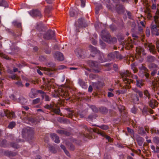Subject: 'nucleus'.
Segmentation results:
<instances>
[{
    "mask_svg": "<svg viewBox=\"0 0 159 159\" xmlns=\"http://www.w3.org/2000/svg\"><path fill=\"white\" fill-rule=\"evenodd\" d=\"M100 134L102 136L105 137L106 139L108 141L110 142H111L112 141V139L109 136L105 134L102 132Z\"/></svg>",
    "mask_w": 159,
    "mask_h": 159,
    "instance_id": "18",
    "label": "nucleus"
},
{
    "mask_svg": "<svg viewBox=\"0 0 159 159\" xmlns=\"http://www.w3.org/2000/svg\"><path fill=\"white\" fill-rule=\"evenodd\" d=\"M81 2V7H84L85 6V2L83 0H80Z\"/></svg>",
    "mask_w": 159,
    "mask_h": 159,
    "instance_id": "42",
    "label": "nucleus"
},
{
    "mask_svg": "<svg viewBox=\"0 0 159 159\" xmlns=\"http://www.w3.org/2000/svg\"><path fill=\"white\" fill-rule=\"evenodd\" d=\"M79 83L82 88L86 89L87 88V85L86 84L84 81H83L81 80H79Z\"/></svg>",
    "mask_w": 159,
    "mask_h": 159,
    "instance_id": "11",
    "label": "nucleus"
},
{
    "mask_svg": "<svg viewBox=\"0 0 159 159\" xmlns=\"http://www.w3.org/2000/svg\"><path fill=\"white\" fill-rule=\"evenodd\" d=\"M92 109L93 111L95 112H96L97 111V109L96 107L94 106H92Z\"/></svg>",
    "mask_w": 159,
    "mask_h": 159,
    "instance_id": "51",
    "label": "nucleus"
},
{
    "mask_svg": "<svg viewBox=\"0 0 159 159\" xmlns=\"http://www.w3.org/2000/svg\"><path fill=\"white\" fill-rule=\"evenodd\" d=\"M125 90H118L116 91V92L118 93V94H124L125 93Z\"/></svg>",
    "mask_w": 159,
    "mask_h": 159,
    "instance_id": "40",
    "label": "nucleus"
},
{
    "mask_svg": "<svg viewBox=\"0 0 159 159\" xmlns=\"http://www.w3.org/2000/svg\"><path fill=\"white\" fill-rule=\"evenodd\" d=\"M33 129L30 127H27L24 128L22 131V135L31 136L34 134Z\"/></svg>",
    "mask_w": 159,
    "mask_h": 159,
    "instance_id": "1",
    "label": "nucleus"
},
{
    "mask_svg": "<svg viewBox=\"0 0 159 159\" xmlns=\"http://www.w3.org/2000/svg\"><path fill=\"white\" fill-rule=\"evenodd\" d=\"M53 56L55 59L59 61H63L64 59L63 54L59 52H55Z\"/></svg>",
    "mask_w": 159,
    "mask_h": 159,
    "instance_id": "6",
    "label": "nucleus"
},
{
    "mask_svg": "<svg viewBox=\"0 0 159 159\" xmlns=\"http://www.w3.org/2000/svg\"><path fill=\"white\" fill-rule=\"evenodd\" d=\"M12 23L14 25L18 27H20L21 26L20 23L16 21H14Z\"/></svg>",
    "mask_w": 159,
    "mask_h": 159,
    "instance_id": "27",
    "label": "nucleus"
},
{
    "mask_svg": "<svg viewBox=\"0 0 159 159\" xmlns=\"http://www.w3.org/2000/svg\"><path fill=\"white\" fill-rule=\"evenodd\" d=\"M100 44L103 47L105 46V43H103L102 41H100Z\"/></svg>",
    "mask_w": 159,
    "mask_h": 159,
    "instance_id": "56",
    "label": "nucleus"
},
{
    "mask_svg": "<svg viewBox=\"0 0 159 159\" xmlns=\"http://www.w3.org/2000/svg\"><path fill=\"white\" fill-rule=\"evenodd\" d=\"M144 94L146 97H147L148 98H149L150 95L148 90H146L144 91Z\"/></svg>",
    "mask_w": 159,
    "mask_h": 159,
    "instance_id": "35",
    "label": "nucleus"
},
{
    "mask_svg": "<svg viewBox=\"0 0 159 159\" xmlns=\"http://www.w3.org/2000/svg\"><path fill=\"white\" fill-rule=\"evenodd\" d=\"M0 6L7 7H8L7 2L4 0H0Z\"/></svg>",
    "mask_w": 159,
    "mask_h": 159,
    "instance_id": "14",
    "label": "nucleus"
},
{
    "mask_svg": "<svg viewBox=\"0 0 159 159\" xmlns=\"http://www.w3.org/2000/svg\"><path fill=\"white\" fill-rule=\"evenodd\" d=\"M44 98L45 100L46 101H49L50 100V98L47 95H46L45 96Z\"/></svg>",
    "mask_w": 159,
    "mask_h": 159,
    "instance_id": "44",
    "label": "nucleus"
},
{
    "mask_svg": "<svg viewBox=\"0 0 159 159\" xmlns=\"http://www.w3.org/2000/svg\"><path fill=\"white\" fill-rule=\"evenodd\" d=\"M108 56L110 60L113 59L115 57L120 59L122 58V57L119 54L117 51H115L114 52L108 54Z\"/></svg>",
    "mask_w": 159,
    "mask_h": 159,
    "instance_id": "4",
    "label": "nucleus"
},
{
    "mask_svg": "<svg viewBox=\"0 0 159 159\" xmlns=\"http://www.w3.org/2000/svg\"><path fill=\"white\" fill-rule=\"evenodd\" d=\"M127 130L129 133H130L131 134H133L134 131L133 130L131 129L130 128L128 127L127 128Z\"/></svg>",
    "mask_w": 159,
    "mask_h": 159,
    "instance_id": "45",
    "label": "nucleus"
},
{
    "mask_svg": "<svg viewBox=\"0 0 159 159\" xmlns=\"http://www.w3.org/2000/svg\"><path fill=\"white\" fill-rule=\"evenodd\" d=\"M75 53L78 57H80L82 52V50L80 48H77L75 50Z\"/></svg>",
    "mask_w": 159,
    "mask_h": 159,
    "instance_id": "15",
    "label": "nucleus"
},
{
    "mask_svg": "<svg viewBox=\"0 0 159 159\" xmlns=\"http://www.w3.org/2000/svg\"><path fill=\"white\" fill-rule=\"evenodd\" d=\"M6 141L5 140H2L1 143V146L4 147H7V145L6 144Z\"/></svg>",
    "mask_w": 159,
    "mask_h": 159,
    "instance_id": "31",
    "label": "nucleus"
},
{
    "mask_svg": "<svg viewBox=\"0 0 159 159\" xmlns=\"http://www.w3.org/2000/svg\"><path fill=\"white\" fill-rule=\"evenodd\" d=\"M150 106L152 108L154 107V106L157 104V102L154 100H150Z\"/></svg>",
    "mask_w": 159,
    "mask_h": 159,
    "instance_id": "21",
    "label": "nucleus"
},
{
    "mask_svg": "<svg viewBox=\"0 0 159 159\" xmlns=\"http://www.w3.org/2000/svg\"><path fill=\"white\" fill-rule=\"evenodd\" d=\"M141 25L143 27H145V25L144 22L143 21H141L140 22Z\"/></svg>",
    "mask_w": 159,
    "mask_h": 159,
    "instance_id": "61",
    "label": "nucleus"
},
{
    "mask_svg": "<svg viewBox=\"0 0 159 159\" xmlns=\"http://www.w3.org/2000/svg\"><path fill=\"white\" fill-rule=\"evenodd\" d=\"M93 90V88L91 86H89V89H88V91L89 92H91Z\"/></svg>",
    "mask_w": 159,
    "mask_h": 159,
    "instance_id": "54",
    "label": "nucleus"
},
{
    "mask_svg": "<svg viewBox=\"0 0 159 159\" xmlns=\"http://www.w3.org/2000/svg\"><path fill=\"white\" fill-rule=\"evenodd\" d=\"M102 39L105 42H109L111 40L110 35L109 32L106 30H103L101 34Z\"/></svg>",
    "mask_w": 159,
    "mask_h": 159,
    "instance_id": "2",
    "label": "nucleus"
},
{
    "mask_svg": "<svg viewBox=\"0 0 159 159\" xmlns=\"http://www.w3.org/2000/svg\"><path fill=\"white\" fill-rule=\"evenodd\" d=\"M143 85V83L141 80H136V85L137 86L141 88Z\"/></svg>",
    "mask_w": 159,
    "mask_h": 159,
    "instance_id": "23",
    "label": "nucleus"
},
{
    "mask_svg": "<svg viewBox=\"0 0 159 159\" xmlns=\"http://www.w3.org/2000/svg\"><path fill=\"white\" fill-rule=\"evenodd\" d=\"M15 125V123L14 122H11L8 125V127L9 128L12 129Z\"/></svg>",
    "mask_w": 159,
    "mask_h": 159,
    "instance_id": "32",
    "label": "nucleus"
},
{
    "mask_svg": "<svg viewBox=\"0 0 159 159\" xmlns=\"http://www.w3.org/2000/svg\"><path fill=\"white\" fill-rule=\"evenodd\" d=\"M156 6L155 4H153L152 6V8L153 9H156Z\"/></svg>",
    "mask_w": 159,
    "mask_h": 159,
    "instance_id": "60",
    "label": "nucleus"
},
{
    "mask_svg": "<svg viewBox=\"0 0 159 159\" xmlns=\"http://www.w3.org/2000/svg\"><path fill=\"white\" fill-rule=\"evenodd\" d=\"M139 68L140 70H143L144 71H146V68L145 66H143L142 65H141V66H139Z\"/></svg>",
    "mask_w": 159,
    "mask_h": 159,
    "instance_id": "41",
    "label": "nucleus"
},
{
    "mask_svg": "<svg viewBox=\"0 0 159 159\" xmlns=\"http://www.w3.org/2000/svg\"><path fill=\"white\" fill-rule=\"evenodd\" d=\"M105 61V60H104V56L103 55L102 58V57L101 59H100V62H102Z\"/></svg>",
    "mask_w": 159,
    "mask_h": 159,
    "instance_id": "59",
    "label": "nucleus"
},
{
    "mask_svg": "<svg viewBox=\"0 0 159 159\" xmlns=\"http://www.w3.org/2000/svg\"><path fill=\"white\" fill-rule=\"evenodd\" d=\"M61 148L63 150L66 154L68 156H70L69 152L66 150L65 147L62 145H61Z\"/></svg>",
    "mask_w": 159,
    "mask_h": 159,
    "instance_id": "22",
    "label": "nucleus"
},
{
    "mask_svg": "<svg viewBox=\"0 0 159 159\" xmlns=\"http://www.w3.org/2000/svg\"><path fill=\"white\" fill-rule=\"evenodd\" d=\"M8 114H9L10 116L12 117H14L15 116V114L13 112H8L5 113L3 115H2V116H7L8 115Z\"/></svg>",
    "mask_w": 159,
    "mask_h": 159,
    "instance_id": "25",
    "label": "nucleus"
},
{
    "mask_svg": "<svg viewBox=\"0 0 159 159\" xmlns=\"http://www.w3.org/2000/svg\"><path fill=\"white\" fill-rule=\"evenodd\" d=\"M153 142L157 144H159V138L157 137H154L153 139Z\"/></svg>",
    "mask_w": 159,
    "mask_h": 159,
    "instance_id": "33",
    "label": "nucleus"
},
{
    "mask_svg": "<svg viewBox=\"0 0 159 159\" xmlns=\"http://www.w3.org/2000/svg\"><path fill=\"white\" fill-rule=\"evenodd\" d=\"M54 35V31L50 30L48 31L46 34L44 35L43 37L45 39L48 40L53 37Z\"/></svg>",
    "mask_w": 159,
    "mask_h": 159,
    "instance_id": "5",
    "label": "nucleus"
},
{
    "mask_svg": "<svg viewBox=\"0 0 159 159\" xmlns=\"http://www.w3.org/2000/svg\"><path fill=\"white\" fill-rule=\"evenodd\" d=\"M131 97L134 102H138L139 100L138 97L135 94H132Z\"/></svg>",
    "mask_w": 159,
    "mask_h": 159,
    "instance_id": "17",
    "label": "nucleus"
},
{
    "mask_svg": "<svg viewBox=\"0 0 159 159\" xmlns=\"http://www.w3.org/2000/svg\"><path fill=\"white\" fill-rule=\"evenodd\" d=\"M15 84L19 87H22L23 85L22 82L20 81L16 82Z\"/></svg>",
    "mask_w": 159,
    "mask_h": 159,
    "instance_id": "36",
    "label": "nucleus"
},
{
    "mask_svg": "<svg viewBox=\"0 0 159 159\" xmlns=\"http://www.w3.org/2000/svg\"><path fill=\"white\" fill-rule=\"evenodd\" d=\"M100 127L101 129H104V130L107 129L108 128V127L106 125H101L100 126Z\"/></svg>",
    "mask_w": 159,
    "mask_h": 159,
    "instance_id": "39",
    "label": "nucleus"
},
{
    "mask_svg": "<svg viewBox=\"0 0 159 159\" xmlns=\"http://www.w3.org/2000/svg\"><path fill=\"white\" fill-rule=\"evenodd\" d=\"M69 13L70 16L71 17L74 16L75 14V13L74 11V10L73 8L70 9Z\"/></svg>",
    "mask_w": 159,
    "mask_h": 159,
    "instance_id": "26",
    "label": "nucleus"
},
{
    "mask_svg": "<svg viewBox=\"0 0 159 159\" xmlns=\"http://www.w3.org/2000/svg\"><path fill=\"white\" fill-rule=\"evenodd\" d=\"M129 24L131 25V27H133V28L132 29V30L133 31L136 25L135 22H134L133 20H132L129 22Z\"/></svg>",
    "mask_w": 159,
    "mask_h": 159,
    "instance_id": "24",
    "label": "nucleus"
},
{
    "mask_svg": "<svg viewBox=\"0 0 159 159\" xmlns=\"http://www.w3.org/2000/svg\"><path fill=\"white\" fill-rule=\"evenodd\" d=\"M132 36L134 38H138V36L136 34H135L134 33L132 34Z\"/></svg>",
    "mask_w": 159,
    "mask_h": 159,
    "instance_id": "57",
    "label": "nucleus"
},
{
    "mask_svg": "<svg viewBox=\"0 0 159 159\" xmlns=\"http://www.w3.org/2000/svg\"><path fill=\"white\" fill-rule=\"evenodd\" d=\"M53 111L54 112L57 114H59L60 112V110L59 109V108H57V109H56V108H54V109H53Z\"/></svg>",
    "mask_w": 159,
    "mask_h": 159,
    "instance_id": "38",
    "label": "nucleus"
},
{
    "mask_svg": "<svg viewBox=\"0 0 159 159\" xmlns=\"http://www.w3.org/2000/svg\"><path fill=\"white\" fill-rule=\"evenodd\" d=\"M49 150L52 153H55L56 152V151L55 148L52 146H50L49 148Z\"/></svg>",
    "mask_w": 159,
    "mask_h": 159,
    "instance_id": "28",
    "label": "nucleus"
},
{
    "mask_svg": "<svg viewBox=\"0 0 159 159\" xmlns=\"http://www.w3.org/2000/svg\"><path fill=\"white\" fill-rule=\"evenodd\" d=\"M143 139L142 138H140V141H138V143L140 146H141L143 143Z\"/></svg>",
    "mask_w": 159,
    "mask_h": 159,
    "instance_id": "46",
    "label": "nucleus"
},
{
    "mask_svg": "<svg viewBox=\"0 0 159 159\" xmlns=\"http://www.w3.org/2000/svg\"><path fill=\"white\" fill-rule=\"evenodd\" d=\"M51 137L52 140L56 143H59L60 142L59 137L56 134H53L51 135Z\"/></svg>",
    "mask_w": 159,
    "mask_h": 159,
    "instance_id": "10",
    "label": "nucleus"
},
{
    "mask_svg": "<svg viewBox=\"0 0 159 159\" xmlns=\"http://www.w3.org/2000/svg\"><path fill=\"white\" fill-rule=\"evenodd\" d=\"M133 90L134 92H135L136 93H138L140 97H142L143 96V93L141 91L138 90V89L135 88L133 89Z\"/></svg>",
    "mask_w": 159,
    "mask_h": 159,
    "instance_id": "19",
    "label": "nucleus"
},
{
    "mask_svg": "<svg viewBox=\"0 0 159 159\" xmlns=\"http://www.w3.org/2000/svg\"><path fill=\"white\" fill-rule=\"evenodd\" d=\"M78 26L79 27H84L86 26V25H85L84 20L83 19L80 18L79 19L78 21Z\"/></svg>",
    "mask_w": 159,
    "mask_h": 159,
    "instance_id": "9",
    "label": "nucleus"
},
{
    "mask_svg": "<svg viewBox=\"0 0 159 159\" xmlns=\"http://www.w3.org/2000/svg\"><path fill=\"white\" fill-rule=\"evenodd\" d=\"M130 73L128 70H123L121 72L120 75L123 81H126V83L129 82L128 77H129Z\"/></svg>",
    "mask_w": 159,
    "mask_h": 159,
    "instance_id": "3",
    "label": "nucleus"
},
{
    "mask_svg": "<svg viewBox=\"0 0 159 159\" xmlns=\"http://www.w3.org/2000/svg\"><path fill=\"white\" fill-rule=\"evenodd\" d=\"M120 8L117 9V11L119 13H120L121 12H122L124 11V8L122 6H119Z\"/></svg>",
    "mask_w": 159,
    "mask_h": 159,
    "instance_id": "30",
    "label": "nucleus"
},
{
    "mask_svg": "<svg viewBox=\"0 0 159 159\" xmlns=\"http://www.w3.org/2000/svg\"><path fill=\"white\" fill-rule=\"evenodd\" d=\"M37 73L39 74L40 75H42L43 73H42L41 71L39 70H37Z\"/></svg>",
    "mask_w": 159,
    "mask_h": 159,
    "instance_id": "58",
    "label": "nucleus"
},
{
    "mask_svg": "<svg viewBox=\"0 0 159 159\" xmlns=\"http://www.w3.org/2000/svg\"><path fill=\"white\" fill-rule=\"evenodd\" d=\"M10 77L12 79H15L16 78V77L14 75H13L11 76H10Z\"/></svg>",
    "mask_w": 159,
    "mask_h": 159,
    "instance_id": "55",
    "label": "nucleus"
},
{
    "mask_svg": "<svg viewBox=\"0 0 159 159\" xmlns=\"http://www.w3.org/2000/svg\"><path fill=\"white\" fill-rule=\"evenodd\" d=\"M155 57L152 56H150L148 57V61L150 62H152L154 60Z\"/></svg>",
    "mask_w": 159,
    "mask_h": 159,
    "instance_id": "34",
    "label": "nucleus"
},
{
    "mask_svg": "<svg viewBox=\"0 0 159 159\" xmlns=\"http://www.w3.org/2000/svg\"><path fill=\"white\" fill-rule=\"evenodd\" d=\"M10 98L12 100H16L15 97L13 94L11 95L10 96Z\"/></svg>",
    "mask_w": 159,
    "mask_h": 159,
    "instance_id": "49",
    "label": "nucleus"
},
{
    "mask_svg": "<svg viewBox=\"0 0 159 159\" xmlns=\"http://www.w3.org/2000/svg\"><path fill=\"white\" fill-rule=\"evenodd\" d=\"M45 108L47 109L50 108H52V107L51 105H47L45 106Z\"/></svg>",
    "mask_w": 159,
    "mask_h": 159,
    "instance_id": "53",
    "label": "nucleus"
},
{
    "mask_svg": "<svg viewBox=\"0 0 159 159\" xmlns=\"http://www.w3.org/2000/svg\"><path fill=\"white\" fill-rule=\"evenodd\" d=\"M90 50L91 52V55H92V56H94L93 55L92 53L94 54H96L98 52V51L97 50V49L93 46H90Z\"/></svg>",
    "mask_w": 159,
    "mask_h": 159,
    "instance_id": "13",
    "label": "nucleus"
},
{
    "mask_svg": "<svg viewBox=\"0 0 159 159\" xmlns=\"http://www.w3.org/2000/svg\"><path fill=\"white\" fill-rule=\"evenodd\" d=\"M138 30H139V31L141 32L143 30V28L141 27H140V26H139V27H138Z\"/></svg>",
    "mask_w": 159,
    "mask_h": 159,
    "instance_id": "63",
    "label": "nucleus"
},
{
    "mask_svg": "<svg viewBox=\"0 0 159 159\" xmlns=\"http://www.w3.org/2000/svg\"><path fill=\"white\" fill-rule=\"evenodd\" d=\"M89 77L93 79L94 77V75L93 74H90L89 75Z\"/></svg>",
    "mask_w": 159,
    "mask_h": 159,
    "instance_id": "64",
    "label": "nucleus"
},
{
    "mask_svg": "<svg viewBox=\"0 0 159 159\" xmlns=\"http://www.w3.org/2000/svg\"><path fill=\"white\" fill-rule=\"evenodd\" d=\"M131 68L134 71V73H135L138 71L137 69H136L135 67V66L134 64H132L131 65Z\"/></svg>",
    "mask_w": 159,
    "mask_h": 159,
    "instance_id": "29",
    "label": "nucleus"
},
{
    "mask_svg": "<svg viewBox=\"0 0 159 159\" xmlns=\"http://www.w3.org/2000/svg\"><path fill=\"white\" fill-rule=\"evenodd\" d=\"M57 132L58 133L60 134H63L64 133V131L61 130H57Z\"/></svg>",
    "mask_w": 159,
    "mask_h": 159,
    "instance_id": "47",
    "label": "nucleus"
},
{
    "mask_svg": "<svg viewBox=\"0 0 159 159\" xmlns=\"http://www.w3.org/2000/svg\"><path fill=\"white\" fill-rule=\"evenodd\" d=\"M16 66L19 68H21L22 66V65L20 64H17L16 65Z\"/></svg>",
    "mask_w": 159,
    "mask_h": 159,
    "instance_id": "62",
    "label": "nucleus"
},
{
    "mask_svg": "<svg viewBox=\"0 0 159 159\" xmlns=\"http://www.w3.org/2000/svg\"><path fill=\"white\" fill-rule=\"evenodd\" d=\"M151 148L154 152H159V147H157L155 148L154 146L152 145Z\"/></svg>",
    "mask_w": 159,
    "mask_h": 159,
    "instance_id": "20",
    "label": "nucleus"
},
{
    "mask_svg": "<svg viewBox=\"0 0 159 159\" xmlns=\"http://www.w3.org/2000/svg\"><path fill=\"white\" fill-rule=\"evenodd\" d=\"M146 33L147 36L149 37L150 35V30L148 29H146Z\"/></svg>",
    "mask_w": 159,
    "mask_h": 159,
    "instance_id": "43",
    "label": "nucleus"
},
{
    "mask_svg": "<svg viewBox=\"0 0 159 159\" xmlns=\"http://www.w3.org/2000/svg\"><path fill=\"white\" fill-rule=\"evenodd\" d=\"M17 101L21 103L24 104L26 102V100L23 97H20L18 99Z\"/></svg>",
    "mask_w": 159,
    "mask_h": 159,
    "instance_id": "16",
    "label": "nucleus"
},
{
    "mask_svg": "<svg viewBox=\"0 0 159 159\" xmlns=\"http://www.w3.org/2000/svg\"><path fill=\"white\" fill-rule=\"evenodd\" d=\"M29 14L32 16H40L41 15L40 12L37 10H34L30 11L29 12Z\"/></svg>",
    "mask_w": 159,
    "mask_h": 159,
    "instance_id": "8",
    "label": "nucleus"
},
{
    "mask_svg": "<svg viewBox=\"0 0 159 159\" xmlns=\"http://www.w3.org/2000/svg\"><path fill=\"white\" fill-rule=\"evenodd\" d=\"M145 47L148 49L151 52L154 51L155 49L154 46L152 44H150L145 45Z\"/></svg>",
    "mask_w": 159,
    "mask_h": 159,
    "instance_id": "12",
    "label": "nucleus"
},
{
    "mask_svg": "<svg viewBox=\"0 0 159 159\" xmlns=\"http://www.w3.org/2000/svg\"><path fill=\"white\" fill-rule=\"evenodd\" d=\"M113 94L110 92H108V97H111L113 96Z\"/></svg>",
    "mask_w": 159,
    "mask_h": 159,
    "instance_id": "48",
    "label": "nucleus"
},
{
    "mask_svg": "<svg viewBox=\"0 0 159 159\" xmlns=\"http://www.w3.org/2000/svg\"><path fill=\"white\" fill-rule=\"evenodd\" d=\"M131 111L134 114L136 113V108H133L131 110Z\"/></svg>",
    "mask_w": 159,
    "mask_h": 159,
    "instance_id": "50",
    "label": "nucleus"
},
{
    "mask_svg": "<svg viewBox=\"0 0 159 159\" xmlns=\"http://www.w3.org/2000/svg\"><path fill=\"white\" fill-rule=\"evenodd\" d=\"M29 96L31 98H34L35 97V95L33 94V93H30L29 94Z\"/></svg>",
    "mask_w": 159,
    "mask_h": 159,
    "instance_id": "52",
    "label": "nucleus"
},
{
    "mask_svg": "<svg viewBox=\"0 0 159 159\" xmlns=\"http://www.w3.org/2000/svg\"><path fill=\"white\" fill-rule=\"evenodd\" d=\"M40 101V98H38L33 100V103L34 104H36L39 102Z\"/></svg>",
    "mask_w": 159,
    "mask_h": 159,
    "instance_id": "37",
    "label": "nucleus"
},
{
    "mask_svg": "<svg viewBox=\"0 0 159 159\" xmlns=\"http://www.w3.org/2000/svg\"><path fill=\"white\" fill-rule=\"evenodd\" d=\"M151 30L152 33L153 35L156 36H158L159 35L158 32V30L156 25H152L151 27Z\"/></svg>",
    "mask_w": 159,
    "mask_h": 159,
    "instance_id": "7",
    "label": "nucleus"
}]
</instances>
